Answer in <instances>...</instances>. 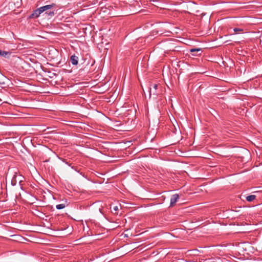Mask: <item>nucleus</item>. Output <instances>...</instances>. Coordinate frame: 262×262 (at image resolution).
<instances>
[{"label": "nucleus", "instance_id": "obj_1", "mask_svg": "<svg viewBox=\"0 0 262 262\" xmlns=\"http://www.w3.org/2000/svg\"><path fill=\"white\" fill-rule=\"evenodd\" d=\"M56 6V5L54 3H52L50 5H46L42 7H41L35 10H34L32 14L30 16V18H37L40 15L46 11V10H50L52 8H54Z\"/></svg>", "mask_w": 262, "mask_h": 262}, {"label": "nucleus", "instance_id": "obj_2", "mask_svg": "<svg viewBox=\"0 0 262 262\" xmlns=\"http://www.w3.org/2000/svg\"><path fill=\"white\" fill-rule=\"evenodd\" d=\"M159 86V85L157 84H153L152 88H150V91H149L150 96H151L152 94L153 95H156V96L158 94V93L157 92V90L158 89V88Z\"/></svg>", "mask_w": 262, "mask_h": 262}, {"label": "nucleus", "instance_id": "obj_3", "mask_svg": "<svg viewBox=\"0 0 262 262\" xmlns=\"http://www.w3.org/2000/svg\"><path fill=\"white\" fill-rule=\"evenodd\" d=\"M179 199V195L178 194H174L172 195L170 199V206H174Z\"/></svg>", "mask_w": 262, "mask_h": 262}, {"label": "nucleus", "instance_id": "obj_4", "mask_svg": "<svg viewBox=\"0 0 262 262\" xmlns=\"http://www.w3.org/2000/svg\"><path fill=\"white\" fill-rule=\"evenodd\" d=\"M71 63L73 65H77L78 63V57L75 55H72L70 57Z\"/></svg>", "mask_w": 262, "mask_h": 262}, {"label": "nucleus", "instance_id": "obj_5", "mask_svg": "<svg viewBox=\"0 0 262 262\" xmlns=\"http://www.w3.org/2000/svg\"><path fill=\"white\" fill-rule=\"evenodd\" d=\"M11 53L10 52L2 51L0 50V56L8 58L10 55Z\"/></svg>", "mask_w": 262, "mask_h": 262}, {"label": "nucleus", "instance_id": "obj_6", "mask_svg": "<svg viewBox=\"0 0 262 262\" xmlns=\"http://www.w3.org/2000/svg\"><path fill=\"white\" fill-rule=\"evenodd\" d=\"M53 8H52L50 10H46V14H47L50 16H53L55 15V10H53Z\"/></svg>", "mask_w": 262, "mask_h": 262}, {"label": "nucleus", "instance_id": "obj_7", "mask_svg": "<svg viewBox=\"0 0 262 262\" xmlns=\"http://www.w3.org/2000/svg\"><path fill=\"white\" fill-rule=\"evenodd\" d=\"M256 199V195H250L246 197V199L248 202H251L253 201Z\"/></svg>", "mask_w": 262, "mask_h": 262}, {"label": "nucleus", "instance_id": "obj_8", "mask_svg": "<svg viewBox=\"0 0 262 262\" xmlns=\"http://www.w3.org/2000/svg\"><path fill=\"white\" fill-rule=\"evenodd\" d=\"M233 31H234V32L235 33H243L244 30L243 29H241V28H234Z\"/></svg>", "mask_w": 262, "mask_h": 262}, {"label": "nucleus", "instance_id": "obj_9", "mask_svg": "<svg viewBox=\"0 0 262 262\" xmlns=\"http://www.w3.org/2000/svg\"><path fill=\"white\" fill-rule=\"evenodd\" d=\"M65 207L66 205L64 204H60L56 205V208L57 209H61L64 208Z\"/></svg>", "mask_w": 262, "mask_h": 262}, {"label": "nucleus", "instance_id": "obj_10", "mask_svg": "<svg viewBox=\"0 0 262 262\" xmlns=\"http://www.w3.org/2000/svg\"><path fill=\"white\" fill-rule=\"evenodd\" d=\"M200 51H201L200 49H190L191 52H199Z\"/></svg>", "mask_w": 262, "mask_h": 262}, {"label": "nucleus", "instance_id": "obj_11", "mask_svg": "<svg viewBox=\"0 0 262 262\" xmlns=\"http://www.w3.org/2000/svg\"><path fill=\"white\" fill-rule=\"evenodd\" d=\"M114 209L115 210H117L118 209V207H117V206H115V207L114 208Z\"/></svg>", "mask_w": 262, "mask_h": 262}]
</instances>
